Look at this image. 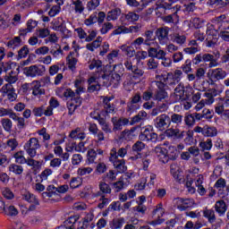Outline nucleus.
Listing matches in <instances>:
<instances>
[{
    "instance_id": "nucleus-1",
    "label": "nucleus",
    "mask_w": 229,
    "mask_h": 229,
    "mask_svg": "<svg viewBox=\"0 0 229 229\" xmlns=\"http://www.w3.org/2000/svg\"><path fill=\"white\" fill-rule=\"evenodd\" d=\"M169 149L174 151L172 155L169 154L166 148L157 146L155 148L154 153L159 157L160 162L167 164L169 160H176V158H178V155H176V147H169Z\"/></svg>"
},
{
    "instance_id": "nucleus-2",
    "label": "nucleus",
    "mask_w": 229,
    "mask_h": 229,
    "mask_svg": "<svg viewBox=\"0 0 229 229\" xmlns=\"http://www.w3.org/2000/svg\"><path fill=\"white\" fill-rule=\"evenodd\" d=\"M40 148H42V145L37 137L30 138V140H27L23 145L25 153L30 158H35V157H37V150L40 149Z\"/></svg>"
},
{
    "instance_id": "nucleus-3",
    "label": "nucleus",
    "mask_w": 229,
    "mask_h": 229,
    "mask_svg": "<svg viewBox=\"0 0 229 229\" xmlns=\"http://www.w3.org/2000/svg\"><path fill=\"white\" fill-rule=\"evenodd\" d=\"M182 76H183V72L182 70H175L174 73L168 72L166 77L164 78V81L167 87L174 89L182 81Z\"/></svg>"
},
{
    "instance_id": "nucleus-4",
    "label": "nucleus",
    "mask_w": 229,
    "mask_h": 229,
    "mask_svg": "<svg viewBox=\"0 0 229 229\" xmlns=\"http://www.w3.org/2000/svg\"><path fill=\"white\" fill-rule=\"evenodd\" d=\"M154 126L159 131H165L171 126V116L167 114H162L154 119Z\"/></svg>"
},
{
    "instance_id": "nucleus-5",
    "label": "nucleus",
    "mask_w": 229,
    "mask_h": 229,
    "mask_svg": "<svg viewBox=\"0 0 229 229\" xmlns=\"http://www.w3.org/2000/svg\"><path fill=\"white\" fill-rule=\"evenodd\" d=\"M21 199L30 204L28 208L29 212H34V210H37V207L40 205V201L38 200V198H37L35 194L30 191H23L21 193Z\"/></svg>"
},
{
    "instance_id": "nucleus-6",
    "label": "nucleus",
    "mask_w": 229,
    "mask_h": 229,
    "mask_svg": "<svg viewBox=\"0 0 229 229\" xmlns=\"http://www.w3.org/2000/svg\"><path fill=\"white\" fill-rule=\"evenodd\" d=\"M140 30H142V24L140 23H137L136 25H132L130 27L121 25L117 27V29L113 30L112 35H126L128 33H139Z\"/></svg>"
},
{
    "instance_id": "nucleus-7",
    "label": "nucleus",
    "mask_w": 229,
    "mask_h": 229,
    "mask_svg": "<svg viewBox=\"0 0 229 229\" xmlns=\"http://www.w3.org/2000/svg\"><path fill=\"white\" fill-rule=\"evenodd\" d=\"M146 148V144L144 142L138 140L131 147V155L129 157V160L131 162H137L140 158H142V151Z\"/></svg>"
},
{
    "instance_id": "nucleus-8",
    "label": "nucleus",
    "mask_w": 229,
    "mask_h": 229,
    "mask_svg": "<svg viewBox=\"0 0 229 229\" xmlns=\"http://www.w3.org/2000/svg\"><path fill=\"white\" fill-rule=\"evenodd\" d=\"M176 199V207L180 212H185V210H189V208H193L196 205V201L194 199L191 198H177Z\"/></svg>"
},
{
    "instance_id": "nucleus-9",
    "label": "nucleus",
    "mask_w": 229,
    "mask_h": 229,
    "mask_svg": "<svg viewBox=\"0 0 229 229\" xmlns=\"http://www.w3.org/2000/svg\"><path fill=\"white\" fill-rule=\"evenodd\" d=\"M23 72L30 78H37V76H43V74L46 72V66L31 65L24 68Z\"/></svg>"
},
{
    "instance_id": "nucleus-10",
    "label": "nucleus",
    "mask_w": 229,
    "mask_h": 229,
    "mask_svg": "<svg viewBox=\"0 0 229 229\" xmlns=\"http://www.w3.org/2000/svg\"><path fill=\"white\" fill-rule=\"evenodd\" d=\"M142 101V96H140V93L137 92L135 93L131 98L130 101L127 103V112H131V114H133V112H137L139 108H140V106H139V103Z\"/></svg>"
},
{
    "instance_id": "nucleus-11",
    "label": "nucleus",
    "mask_w": 229,
    "mask_h": 229,
    "mask_svg": "<svg viewBox=\"0 0 229 229\" xmlns=\"http://www.w3.org/2000/svg\"><path fill=\"white\" fill-rule=\"evenodd\" d=\"M111 123L113 124L114 133H117V131L123 130V126H128V124H130V120L124 117L114 116L111 118Z\"/></svg>"
},
{
    "instance_id": "nucleus-12",
    "label": "nucleus",
    "mask_w": 229,
    "mask_h": 229,
    "mask_svg": "<svg viewBox=\"0 0 229 229\" xmlns=\"http://www.w3.org/2000/svg\"><path fill=\"white\" fill-rule=\"evenodd\" d=\"M109 162H112L114 169H116L118 173H125L128 169L126 166V161L124 159L117 158L115 152L112 154V157H109Z\"/></svg>"
},
{
    "instance_id": "nucleus-13",
    "label": "nucleus",
    "mask_w": 229,
    "mask_h": 229,
    "mask_svg": "<svg viewBox=\"0 0 229 229\" xmlns=\"http://www.w3.org/2000/svg\"><path fill=\"white\" fill-rule=\"evenodd\" d=\"M140 140L146 142H157L158 140V134L153 131V128H146L144 131L140 134Z\"/></svg>"
},
{
    "instance_id": "nucleus-14",
    "label": "nucleus",
    "mask_w": 229,
    "mask_h": 229,
    "mask_svg": "<svg viewBox=\"0 0 229 229\" xmlns=\"http://www.w3.org/2000/svg\"><path fill=\"white\" fill-rule=\"evenodd\" d=\"M80 48L77 50L70 52L66 57L67 65L70 71H76V64H78V58L80 56Z\"/></svg>"
},
{
    "instance_id": "nucleus-15",
    "label": "nucleus",
    "mask_w": 229,
    "mask_h": 229,
    "mask_svg": "<svg viewBox=\"0 0 229 229\" xmlns=\"http://www.w3.org/2000/svg\"><path fill=\"white\" fill-rule=\"evenodd\" d=\"M156 47H150L148 49V56H152L157 58V60H163L165 58L167 53L165 51L160 49V45L158 43H156Z\"/></svg>"
},
{
    "instance_id": "nucleus-16",
    "label": "nucleus",
    "mask_w": 229,
    "mask_h": 229,
    "mask_svg": "<svg viewBox=\"0 0 229 229\" xmlns=\"http://www.w3.org/2000/svg\"><path fill=\"white\" fill-rule=\"evenodd\" d=\"M157 38L158 39L159 44L164 46V44H167L169 41V28L162 27L157 30L156 31Z\"/></svg>"
},
{
    "instance_id": "nucleus-17",
    "label": "nucleus",
    "mask_w": 229,
    "mask_h": 229,
    "mask_svg": "<svg viewBox=\"0 0 229 229\" xmlns=\"http://www.w3.org/2000/svg\"><path fill=\"white\" fill-rule=\"evenodd\" d=\"M226 76H228V72H226V71L223 70V68H216L211 70L209 80H211L212 83H215L220 80H225Z\"/></svg>"
},
{
    "instance_id": "nucleus-18",
    "label": "nucleus",
    "mask_w": 229,
    "mask_h": 229,
    "mask_svg": "<svg viewBox=\"0 0 229 229\" xmlns=\"http://www.w3.org/2000/svg\"><path fill=\"white\" fill-rule=\"evenodd\" d=\"M55 93H56V96H58V98H65V99H71L72 98H76V93H74L72 89H65L64 87L57 88L55 90Z\"/></svg>"
},
{
    "instance_id": "nucleus-19",
    "label": "nucleus",
    "mask_w": 229,
    "mask_h": 229,
    "mask_svg": "<svg viewBox=\"0 0 229 229\" xmlns=\"http://www.w3.org/2000/svg\"><path fill=\"white\" fill-rule=\"evenodd\" d=\"M130 149H131V147L130 145H126L125 147H122L118 149L116 148H113L110 151L109 157H112V155L115 153L116 158H119L120 157V158L123 159L124 157L128 155V151H130Z\"/></svg>"
},
{
    "instance_id": "nucleus-20",
    "label": "nucleus",
    "mask_w": 229,
    "mask_h": 229,
    "mask_svg": "<svg viewBox=\"0 0 229 229\" xmlns=\"http://www.w3.org/2000/svg\"><path fill=\"white\" fill-rule=\"evenodd\" d=\"M205 96L208 98V99H202L195 106L196 112H199V110L205 108V105H212L214 103L215 99L212 93L206 92Z\"/></svg>"
},
{
    "instance_id": "nucleus-21",
    "label": "nucleus",
    "mask_w": 229,
    "mask_h": 229,
    "mask_svg": "<svg viewBox=\"0 0 229 229\" xmlns=\"http://www.w3.org/2000/svg\"><path fill=\"white\" fill-rule=\"evenodd\" d=\"M32 112L35 117H42V115H46V117H51L52 115L51 107H46V106L35 107Z\"/></svg>"
},
{
    "instance_id": "nucleus-22",
    "label": "nucleus",
    "mask_w": 229,
    "mask_h": 229,
    "mask_svg": "<svg viewBox=\"0 0 229 229\" xmlns=\"http://www.w3.org/2000/svg\"><path fill=\"white\" fill-rule=\"evenodd\" d=\"M70 99L71 101L67 103L68 114L72 115L76 112V108L81 105V98L73 97Z\"/></svg>"
},
{
    "instance_id": "nucleus-23",
    "label": "nucleus",
    "mask_w": 229,
    "mask_h": 229,
    "mask_svg": "<svg viewBox=\"0 0 229 229\" xmlns=\"http://www.w3.org/2000/svg\"><path fill=\"white\" fill-rule=\"evenodd\" d=\"M89 71H94V69H97V72L98 74H105V72L103 71V62L99 59H93L89 62Z\"/></svg>"
},
{
    "instance_id": "nucleus-24",
    "label": "nucleus",
    "mask_w": 229,
    "mask_h": 229,
    "mask_svg": "<svg viewBox=\"0 0 229 229\" xmlns=\"http://www.w3.org/2000/svg\"><path fill=\"white\" fill-rule=\"evenodd\" d=\"M217 44V35L214 34V30H207L206 46L207 47H215Z\"/></svg>"
},
{
    "instance_id": "nucleus-25",
    "label": "nucleus",
    "mask_w": 229,
    "mask_h": 229,
    "mask_svg": "<svg viewBox=\"0 0 229 229\" xmlns=\"http://www.w3.org/2000/svg\"><path fill=\"white\" fill-rule=\"evenodd\" d=\"M31 85L33 96L39 98V96H44V94H46V90L42 88V84H40V81H32Z\"/></svg>"
},
{
    "instance_id": "nucleus-26",
    "label": "nucleus",
    "mask_w": 229,
    "mask_h": 229,
    "mask_svg": "<svg viewBox=\"0 0 229 229\" xmlns=\"http://www.w3.org/2000/svg\"><path fill=\"white\" fill-rule=\"evenodd\" d=\"M202 62H209L208 64L209 69L217 67V65H219V63L217 62V58H216L214 55H211V54H202Z\"/></svg>"
},
{
    "instance_id": "nucleus-27",
    "label": "nucleus",
    "mask_w": 229,
    "mask_h": 229,
    "mask_svg": "<svg viewBox=\"0 0 229 229\" xmlns=\"http://www.w3.org/2000/svg\"><path fill=\"white\" fill-rule=\"evenodd\" d=\"M99 191L97 193V196H106V194H112V188L110 184L106 182H99L98 183Z\"/></svg>"
},
{
    "instance_id": "nucleus-28",
    "label": "nucleus",
    "mask_w": 229,
    "mask_h": 229,
    "mask_svg": "<svg viewBox=\"0 0 229 229\" xmlns=\"http://www.w3.org/2000/svg\"><path fill=\"white\" fill-rule=\"evenodd\" d=\"M69 137L70 139H72V140H78V139L79 140H84L87 134L81 131V128L77 127L70 132Z\"/></svg>"
},
{
    "instance_id": "nucleus-29",
    "label": "nucleus",
    "mask_w": 229,
    "mask_h": 229,
    "mask_svg": "<svg viewBox=\"0 0 229 229\" xmlns=\"http://www.w3.org/2000/svg\"><path fill=\"white\" fill-rule=\"evenodd\" d=\"M215 210L219 216H225L226 214V210H228V206H226V202L225 200H217L215 204Z\"/></svg>"
},
{
    "instance_id": "nucleus-30",
    "label": "nucleus",
    "mask_w": 229,
    "mask_h": 229,
    "mask_svg": "<svg viewBox=\"0 0 229 229\" xmlns=\"http://www.w3.org/2000/svg\"><path fill=\"white\" fill-rule=\"evenodd\" d=\"M165 135L169 139H182L183 131L180 133V130L170 128L165 130Z\"/></svg>"
},
{
    "instance_id": "nucleus-31",
    "label": "nucleus",
    "mask_w": 229,
    "mask_h": 229,
    "mask_svg": "<svg viewBox=\"0 0 229 229\" xmlns=\"http://www.w3.org/2000/svg\"><path fill=\"white\" fill-rule=\"evenodd\" d=\"M148 117V113L146 111H140L137 115L133 116L131 121H129L130 126H133V124H137L140 123V121L146 120Z\"/></svg>"
},
{
    "instance_id": "nucleus-32",
    "label": "nucleus",
    "mask_w": 229,
    "mask_h": 229,
    "mask_svg": "<svg viewBox=\"0 0 229 229\" xmlns=\"http://www.w3.org/2000/svg\"><path fill=\"white\" fill-rule=\"evenodd\" d=\"M174 3H176L174 0H169V2L162 1L157 2L156 4V13L158 14V10H169L173 6Z\"/></svg>"
},
{
    "instance_id": "nucleus-33",
    "label": "nucleus",
    "mask_w": 229,
    "mask_h": 229,
    "mask_svg": "<svg viewBox=\"0 0 229 229\" xmlns=\"http://www.w3.org/2000/svg\"><path fill=\"white\" fill-rule=\"evenodd\" d=\"M145 37V46H148V47H153V46H157V41H155V38H153V30H147L144 34Z\"/></svg>"
},
{
    "instance_id": "nucleus-34",
    "label": "nucleus",
    "mask_w": 229,
    "mask_h": 229,
    "mask_svg": "<svg viewBox=\"0 0 229 229\" xmlns=\"http://www.w3.org/2000/svg\"><path fill=\"white\" fill-rule=\"evenodd\" d=\"M124 223H126V220L124 219V217L114 218L109 223V226L111 229H121L123 228Z\"/></svg>"
},
{
    "instance_id": "nucleus-35",
    "label": "nucleus",
    "mask_w": 229,
    "mask_h": 229,
    "mask_svg": "<svg viewBox=\"0 0 229 229\" xmlns=\"http://www.w3.org/2000/svg\"><path fill=\"white\" fill-rule=\"evenodd\" d=\"M72 9L74 10L75 13L81 15L85 12V5L81 0H76L72 3Z\"/></svg>"
},
{
    "instance_id": "nucleus-36",
    "label": "nucleus",
    "mask_w": 229,
    "mask_h": 229,
    "mask_svg": "<svg viewBox=\"0 0 229 229\" xmlns=\"http://www.w3.org/2000/svg\"><path fill=\"white\" fill-rule=\"evenodd\" d=\"M6 46L10 49H17V47H21V46H22V39H21V37H14L6 43Z\"/></svg>"
},
{
    "instance_id": "nucleus-37",
    "label": "nucleus",
    "mask_w": 229,
    "mask_h": 229,
    "mask_svg": "<svg viewBox=\"0 0 229 229\" xmlns=\"http://www.w3.org/2000/svg\"><path fill=\"white\" fill-rule=\"evenodd\" d=\"M98 124L101 126L102 131L109 135V133H114V128L110 126V123H106V118L100 119Z\"/></svg>"
},
{
    "instance_id": "nucleus-38",
    "label": "nucleus",
    "mask_w": 229,
    "mask_h": 229,
    "mask_svg": "<svg viewBox=\"0 0 229 229\" xmlns=\"http://www.w3.org/2000/svg\"><path fill=\"white\" fill-rule=\"evenodd\" d=\"M172 41L178 46H183L187 42V37L182 34L174 33L172 35Z\"/></svg>"
},
{
    "instance_id": "nucleus-39",
    "label": "nucleus",
    "mask_w": 229,
    "mask_h": 229,
    "mask_svg": "<svg viewBox=\"0 0 229 229\" xmlns=\"http://www.w3.org/2000/svg\"><path fill=\"white\" fill-rule=\"evenodd\" d=\"M128 184L124 182V177H120L119 180L113 183V188L114 191L121 192V191L126 189Z\"/></svg>"
},
{
    "instance_id": "nucleus-40",
    "label": "nucleus",
    "mask_w": 229,
    "mask_h": 229,
    "mask_svg": "<svg viewBox=\"0 0 229 229\" xmlns=\"http://www.w3.org/2000/svg\"><path fill=\"white\" fill-rule=\"evenodd\" d=\"M119 15H121V9L114 8L107 13L106 21L108 22H110V21H117Z\"/></svg>"
},
{
    "instance_id": "nucleus-41",
    "label": "nucleus",
    "mask_w": 229,
    "mask_h": 229,
    "mask_svg": "<svg viewBox=\"0 0 229 229\" xmlns=\"http://www.w3.org/2000/svg\"><path fill=\"white\" fill-rule=\"evenodd\" d=\"M11 119L17 123L19 130H24L26 128V120L23 117L17 115L15 113L11 115Z\"/></svg>"
},
{
    "instance_id": "nucleus-42",
    "label": "nucleus",
    "mask_w": 229,
    "mask_h": 229,
    "mask_svg": "<svg viewBox=\"0 0 229 229\" xmlns=\"http://www.w3.org/2000/svg\"><path fill=\"white\" fill-rule=\"evenodd\" d=\"M51 24L52 30H54V31H58L65 26V21H64V19L61 17H58L57 19H55Z\"/></svg>"
},
{
    "instance_id": "nucleus-43",
    "label": "nucleus",
    "mask_w": 229,
    "mask_h": 229,
    "mask_svg": "<svg viewBox=\"0 0 229 229\" xmlns=\"http://www.w3.org/2000/svg\"><path fill=\"white\" fill-rule=\"evenodd\" d=\"M10 173H13V174L21 175L24 173V167L21 165L11 164L8 167Z\"/></svg>"
},
{
    "instance_id": "nucleus-44",
    "label": "nucleus",
    "mask_w": 229,
    "mask_h": 229,
    "mask_svg": "<svg viewBox=\"0 0 229 229\" xmlns=\"http://www.w3.org/2000/svg\"><path fill=\"white\" fill-rule=\"evenodd\" d=\"M217 135V128L213 126H204V137H216Z\"/></svg>"
},
{
    "instance_id": "nucleus-45",
    "label": "nucleus",
    "mask_w": 229,
    "mask_h": 229,
    "mask_svg": "<svg viewBox=\"0 0 229 229\" xmlns=\"http://www.w3.org/2000/svg\"><path fill=\"white\" fill-rule=\"evenodd\" d=\"M185 94V87H183L182 83H179L177 87L174 89V95L176 97V99L180 101L182 98H183Z\"/></svg>"
},
{
    "instance_id": "nucleus-46",
    "label": "nucleus",
    "mask_w": 229,
    "mask_h": 229,
    "mask_svg": "<svg viewBox=\"0 0 229 229\" xmlns=\"http://www.w3.org/2000/svg\"><path fill=\"white\" fill-rule=\"evenodd\" d=\"M50 55H52L53 58H60V56L64 55V50H62L60 45H55V47H51Z\"/></svg>"
},
{
    "instance_id": "nucleus-47",
    "label": "nucleus",
    "mask_w": 229,
    "mask_h": 229,
    "mask_svg": "<svg viewBox=\"0 0 229 229\" xmlns=\"http://www.w3.org/2000/svg\"><path fill=\"white\" fill-rule=\"evenodd\" d=\"M147 69L148 71H155V69H158V60L153 56H149V59L147 61Z\"/></svg>"
},
{
    "instance_id": "nucleus-48",
    "label": "nucleus",
    "mask_w": 229,
    "mask_h": 229,
    "mask_svg": "<svg viewBox=\"0 0 229 229\" xmlns=\"http://www.w3.org/2000/svg\"><path fill=\"white\" fill-rule=\"evenodd\" d=\"M73 149L77 151V153H85V151H87V148H85V142H80L78 145L74 143L72 147L67 148V151H72Z\"/></svg>"
},
{
    "instance_id": "nucleus-49",
    "label": "nucleus",
    "mask_w": 229,
    "mask_h": 229,
    "mask_svg": "<svg viewBox=\"0 0 229 229\" xmlns=\"http://www.w3.org/2000/svg\"><path fill=\"white\" fill-rule=\"evenodd\" d=\"M164 214H165V209L162 208V204H158L157 206H156V208L152 211V216H156V217L159 219H162V217H164Z\"/></svg>"
},
{
    "instance_id": "nucleus-50",
    "label": "nucleus",
    "mask_w": 229,
    "mask_h": 229,
    "mask_svg": "<svg viewBox=\"0 0 229 229\" xmlns=\"http://www.w3.org/2000/svg\"><path fill=\"white\" fill-rule=\"evenodd\" d=\"M203 216L209 223H216V212H214V209H205L203 211Z\"/></svg>"
},
{
    "instance_id": "nucleus-51",
    "label": "nucleus",
    "mask_w": 229,
    "mask_h": 229,
    "mask_svg": "<svg viewBox=\"0 0 229 229\" xmlns=\"http://www.w3.org/2000/svg\"><path fill=\"white\" fill-rule=\"evenodd\" d=\"M2 127L5 131H12V128L13 127V123H12V120L10 118H2L1 120Z\"/></svg>"
},
{
    "instance_id": "nucleus-52",
    "label": "nucleus",
    "mask_w": 229,
    "mask_h": 229,
    "mask_svg": "<svg viewBox=\"0 0 229 229\" xmlns=\"http://www.w3.org/2000/svg\"><path fill=\"white\" fill-rule=\"evenodd\" d=\"M13 158L15 159L16 164H20L21 165L26 164V157H24V151L22 150L16 152L13 155Z\"/></svg>"
},
{
    "instance_id": "nucleus-53",
    "label": "nucleus",
    "mask_w": 229,
    "mask_h": 229,
    "mask_svg": "<svg viewBox=\"0 0 229 229\" xmlns=\"http://www.w3.org/2000/svg\"><path fill=\"white\" fill-rule=\"evenodd\" d=\"M104 109L101 111V115L106 117L108 114H115V106L114 104H109L106 106H103Z\"/></svg>"
},
{
    "instance_id": "nucleus-54",
    "label": "nucleus",
    "mask_w": 229,
    "mask_h": 229,
    "mask_svg": "<svg viewBox=\"0 0 229 229\" xmlns=\"http://www.w3.org/2000/svg\"><path fill=\"white\" fill-rule=\"evenodd\" d=\"M212 139H207L206 140L199 142L201 151H210V149H212Z\"/></svg>"
},
{
    "instance_id": "nucleus-55",
    "label": "nucleus",
    "mask_w": 229,
    "mask_h": 229,
    "mask_svg": "<svg viewBox=\"0 0 229 229\" xmlns=\"http://www.w3.org/2000/svg\"><path fill=\"white\" fill-rule=\"evenodd\" d=\"M33 4H35L33 0H21L18 2L16 6H18L20 10H26V8H30V6H33Z\"/></svg>"
},
{
    "instance_id": "nucleus-56",
    "label": "nucleus",
    "mask_w": 229,
    "mask_h": 229,
    "mask_svg": "<svg viewBox=\"0 0 229 229\" xmlns=\"http://www.w3.org/2000/svg\"><path fill=\"white\" fill-rule=\"evenodd\" d=\"M100 196V199H98V201H100V203L98 204V208H105V207H106V205H109L110 201H112L111 198L106 197V195H98Z\"/></svg>"
},
{
    "instance_id": "nucleus-57",
    "label": "nucleus",
    "mask_w": 229,
    "mask_h": 229,
    "mask_svg": "<svg viewBox=\"0 0 229 229\" xmlns=\"http://www.w3.org/2000/svg\"><path fill=\"white\" fill-rule=\"evenodd\" d=\"M170 173L175 180H182V178H180V166H178L177 164L174 163L170 165Z\"/></svg>"
},
{
    "instance_id": "nucleus-58",
    "label": "nucleus",
    "mask_w": 229,
    "mask_h": 229,
    "mask_svg": "<svg viewBox=\"0 0 229 229\" xmlns=\"http://www.w3.org/2000/svg\"><path fill=\"white\" fill-rule=\"evenodd\" d=\"M37 133L39 135V137H42V142H47V140H51V135L47 133V129H46V127L37 131Z\"/></svg>"
},
{
    "instance_id": "nucleus-59",
    "label": "nucleus",
    "mask_w": 229,
    "mask_h": 229,
    "mask_svg": "<svg viewBox=\"0 0 229 229\" xmlns=\"http://www.w3.org/2000/svg\"><path fill=\"white\" fill-rule=\"evenodd\" d=\"M2 196L5 198V199H13L15 198V195L13 194V191L8 187H4L1 190Z\"/></svg>"
},
{
    "instance_id": "nucleus-60",
    "label": "nucleus",
    "mask_w": 229,
    "mask_h": 229,
    "mask_svg": "<svg viewBox=\"0 0 229 229\" xmlns=\"http://www.w3.org/2000/svg\"><path fill=\"white\" fill-rule=\"evenodd\" d=\"M6 146L10 148L11 151H15V149L19 148V140H17L15 138H11L7 140Z\"/></svg>"
},
{
    "instance_id": "nucleus-61",
    "label": "nucleus",
    "mask_w": 229,
    "mask_h": 229,
    "mask_svg": "<svg viewBox=\"0 0 229 229\" xmlns=\"http://www.w3.org/2000/svg\"><path fill=\"white\" fill-rule=\"evenodd\" d=\"M96 158H98V152H96V149L91 148L88 150L87 160L89 164H94V162H96Z\"/></svg>"
},
{
    "instance_id": "nucleus-62",
    "label": "nucleus",
    "mask_w": 229,
    "mask_h": 229,
    "mask_svg": "<svg viewBox=\"0 0 229 229\" xmlns=\"http://www.w3.org/2000/svg\"><path fill=\"white\" fill-rule=\"evenodd\" d=\"M132 210L140 216H144V214H146V211L148 210V208L142 203H138L137 206L132 208Z\"/></svg>"
},
{
    "instance_id": "nucleus-63",
    "label": "nucleus",
    "mask_w": 229,
    "mask_h": 229,
    "mask_svg": "<svg viewBox=\"0 0 229 229\" xmlns=\"http://www.w3.org/2000/svg\"><path fill=\"white\" fill-rule=\"evenodd\" d=\"M98 22V13L95 12L88 19L84 21L85 26H92V24H96Z\"/></svg>"
},
{
    "instance_id": "nucleus-64",
    "label": "nucleus",
    "mask_w": 229,
    "mask_h": 229,
    "mask_svg": "<svg viewBox=\"0 0 229 229\" xmlns=\"http://www.w3.org/2000/svg\"><path fill=\"white\" fill-rule=\"evenodd\" d=\"M4 214H5L6 216H17L19 214V211L14 208V206H5V209L4 211Z\"/></svg>"
}]
</instances>
